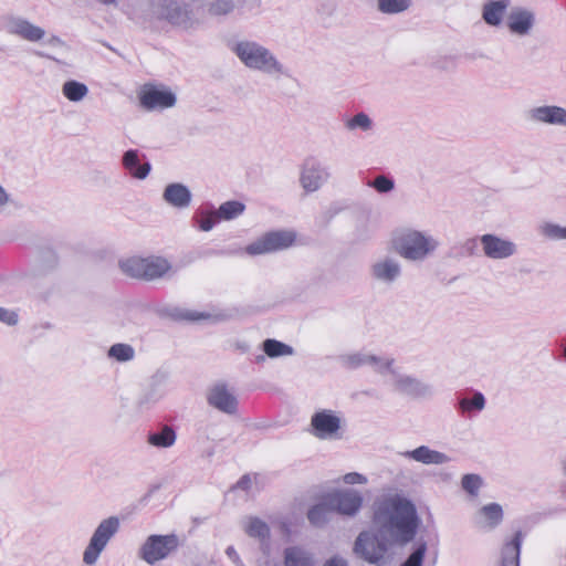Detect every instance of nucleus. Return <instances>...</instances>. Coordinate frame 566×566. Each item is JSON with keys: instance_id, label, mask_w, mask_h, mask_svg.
Instances as JSON below:
<instances>
[{"instance_id": "f257e3e1", "label": "nucleus", "mask_w": 566, "mask_h": 566, "mask_svg": "<svg viewBox=\"0 0 566 566\" xmlns=\"http://www.w3.org/2000/svg\"><path fill=\"white\" fill-rule=\"evenodd\" d=\"M373 523L390 542L403 546L415 538L419 518L409 500L394 495L375 503Z\"/></svg>"}, {"instance_id": "f03ea898", "label": "nucleus", "mask_w": 566, "mask_h": 566, "mask_svg": "<svg viewBox=\"0 0 566 566\" xmlns=\"http://www.w3.org/2000/svg\"><path fill=\"white\" fill-rule=\"evenodd\" d=\"M391 245L402 259L423 262L436 252L439 241L426 232L407 229L392 238Z\"/></svg>"}, {"instance_id": "7ed1b4c3", "label": "nucleus", "mask_w": 566, "mask_h": 566, "mask_svg": "<svg viewBox=\"0 0 566 566\" xmlns=\"http://www.w3.org/2000/svg\"><path fill=\"white\" fill-rule=\"evenodd\" d=\"M240 61L249 69L258 70L274 78L286 75L283 64L265 46L251 41H242L234 49Z\"/></svg>"}, {"instance_id": "20e7f679", "label": "nucleus", "mask_w": 566, "mask_h": 566, "mask_svg": "<svg viewBox=\"0 0 566 566\" xmlns=\"http://www.w3.org/2000/svg\"><path fill=\"white\" fill-rule=\"evenodd\" d=\"M120 270L135 279L153 281L163 277L171 265L161 256H132L119 262Z\"/></svg>"}, {"instance_id": "39448f33", "label": "nucleus", "mask_w": 566, "mask_h": 566, "mask_svg": "<svg viewBox=\"0 0 566 566\" xmlns=\"http://www.w3.org/2000/svg\"><path fill=\"white\" fill-rule=\"evenodd\" d=\"M395 545L384 534L375 528L374 532L359 533L354 543V553L369 564L379 565L390 546Z\"/></svg>"}, {"instance_id": "423d86ee", "label": "nucleus", "mask_w": 566, "mask_h": 566, "mask_svg": "<svg viewBox=\"0 0 566 566\" xmlns=\"http://www.w3.org/2000/svg\"><path fill=\"white\" fill-rule=\"evenodd\" d=\"M180 546L178 535L171 533L166 535H149L138 549V557L148 565L168 558Z\"/></svg>"}, {"instance_id": "0eeeda50", "label": "nucleus", "mask_w": 566, "mask_h": 566, "mask_svg": "<svg viewBox=\"0 0 566 566\" xmlns=\"http://www.w3.org/2000/svg\"><path fill=\"white\" fill-rule=\"evenodd\" d=\"M118 517L111 516L103 520L94 531L90 543L83 553V562L86 565H94L97 562L101 553L106 547L107 543L118 532Z\"/></svg>"}, {"instance_id": "6e6552de", "label": "nucleus", "mask_w": 566, "mask_h": 566, "mask_svg": "<svg viewBox=\"0 0 566 566\" xmlns=\"http://www.w3.org/2000/svg\"><path fill=\"white\" fill-rule=\"evenodd\" d=\"M296 234L290 230L270 231L245 248L249 255H261L285 250L293 245Z\"/></svg>"}, {"instance_id": "1a4fd4ad", "label": "nucleus", "mask_w": 566, "mask_h": 566, "mask_svg": "<svg viewBox=\"0 0 566 566\" xmlns=\"http://www.w3.org/2000/svg\"><path fill=\"white\" fill-rule=\"evenodd\" d=\"M3 30L13 36L28 42H39L44 39L45 30L33 24L28 19L17 14H6L1 19Z\"/></svg>"}, {"instance_id": "9d476101", "label": "nucleus", "mask_w": 566, "mask_h": 566, "mask_svg": "<svg viewBox=\"0 0 566 566\" xmlns=\"http://www.w3.org/2000/svg\"><path fill=\"white\" fill-rule=\"evenodd\" d=\"M483 254L491 260L510 259L517 253V245L510 239L486 233L480 237Z\"/></svg>"}, {"instance_id": "9b49d317", "label": "nucleus", "mask_w": 566, "mask_h": 566, "mask_svg": "<svg viewBox=\"0 0 566 566\" xmlns=\"http://www.w3.org/2000/svg\"><path fill=\"white\" fill-rule=\"evenodd\" d=\"M139 102L146 111L164 109L175 106L176 96L168 88L145 85L139 93Z\"/></svg>"}, {"instance_id": "f8f14e48", "label": "nucleus", "mask_w": 566, "mask_h": 566, "mask_svg": "<svg viewBox=\"0 0 566 566\" xmlns=\"http://www.w3.org/2000/svg\"><path fill=\"white\" fill-rule=\"evenodd\" d=\"M333 512L354 516L361 507L363 497L356 490H344L328 494Z\"/></svg>"}, {"instance_id": "ddd939ff", "label": "nucleus", "mask_w": 566, "mask_h": 566, "mask_svg": "<svg viewBox=\"0 0 566 566\" xmlns=\"http://www.w3.org/2000/svg\"><path fill=\"white\" fill-rule=\"evenodd\" d=\"M208 403L228 415H233L238 409V399L223 382L213 385L207 396Z\"/></svg>"}, {"instance_id": "4468645a", "label": "nucleus", "mask_w": 566, "mask_h": 566, "mask_svg": "<svg viewBox=\"0 0 566 566\" xmlns=\"http://www.w3.org/2000/svg\"><path fill=\"white\" fill-rule=\"evenodd\" d=\"M370 273L376 281L390 285L401 275V265L396 259L385 256L371 265Z\"/></svg>"}, {"instance_id": "2eb2a0df", "label": "nucleus", "mask_w": 566, "mask_h": 566, "mask_svg": "<svg viewBox=\"0 0 566 566\" xmlns=\"http://www.w3.org/2000/svg\"><path fill=\"white\" fill-rule=\"evenodd\" d=\"M527 117L534 123L566 126V109L555 105L531 108Z\"/></svg>"}, {"instance_id": "dca6fc26", "label": "nucleus", "mask_w": 566, "mask_h": 566, "mask_svg": "<svg viewBox=\"0 0 566 566\" xmlns=\"http://www.w3.org/2000/svg\"><path fill=\"white\" fill-rule=\"evenodd\" d=\"M391 384L396 391L410 397H426L431 395V387L400 371L392 378Z\"/></svg>"}, {"instance_id": "f3484780", "label": "nucleus", "mask_w": 566, "mask_h": 566, "mask_svg": "<svg viewBox=\"0 0 566 566\" xmlns=\"http://www.w3.org/2000/svg\"><path fill=\"white\" fill-rule=\"evenodd\" d=\"M159 15L176 25L188 27L191 21L188 6L176 0H161Z\"/></svg>"}, {"instance_id": "a211bd4d", "label": "nucleus", "mask_w": 566, "mask_h": 566, "mask_svg": "<svg viewBox=\"0 0 566 566\" xmlns=\"http://www.w3.org/2000/svg\"><path fill=\"white\" fill-rule=\"evenodd\" d=\"M328 177V171L319 164L306 163L302 169L300 182L305 191L313 192L318 190Z\"/></svg>"}, {"instance_id": "6ab92c4d", "label": "nucleus", "mask_w": 566, "mask_h": 566, "mask_svg": "<svg viewBox=\"0 0 566 566\" xmlns=\"http://www.w3.org/2000/svg\"><path fill=\"white\" fill-rule=\"evenodd\" d=\"M534 24V12L524 8L513 9L507 17V27L510 31L516 35H528Z\"/></svg>"}, {"instance_id": "aec40b11", "label": "nucleus", "mask_w": 566, "mask_h": 566, "mask_svg": "<svg viewBox=\"0 0 566 566\" xmlns=\"http://www.w3.org/2000/svg\"><path fill=\"white\" fill-rule=\"evenodd\" d=\"M311 426L317 438L325 439L336 433L340 427L339 418L328 410H322L313 415Z\"/></svg>"}, {"instance_id": "412c9836", "label": "nucleus", "mask_w": 566, "mask_h": 566, "mask_svg": "<svg viewBox=\"0 0 566 566\" xmlns=\"http://www.w3.org/2000/svg\"><path fill=\"white\" fill-rule=\"evenodd\" d=\"M401 455L427 465L444 464L450 461V458L446 453L432 450L427 446H420L413 450L405 451Z\"/></svg>"}, {"instance_id": "4be33fe9", "label": "nucleus", "mask_w": 566, "mask_h": 566, "mask_svg": "<svg viewBox=\"0 0 566 566\" xmlns=\"http://www.w3.org/2000/svg\"><path fill=\"white\" fill-rule=\"evenodd\" d=\"M164 200L175 208H187L191 201L190 190L182 184L168 185L163 193Z\"/></svg>"}, {"instance_id": "5701e85b", "label": "nucleus", "mask_w": 566, "mask_h": 566, "mask_svg": "<svg viewBox=\"0 0 566 566\" xmlns=\"http://www.w3.org/2000/svg\"><path fill=\"white\" fill-rule=\"evenodd\" d=\"M522 539L523 534L518 531L515 533L512 541L504 544L501 552L502 566H520Z\"/></svg>"}, {"instance_id": "b1692460", "label": "nucleus", "mask_w": 566, "mask_h": 566, "mask_svg": "<svg viewBox=\"0 0 566 566\" xmlns=\"http://www.w3.org/2000/svg\"><path fill=\"white\" fill-rule=\"evenodd\" d=\"M367 358V366H370L376 373L389 377L390 380L399 371L396 360L389 356H364Z\"/></svg>"}, {"instance_id": "393cba45", "label": "nucleus", "mask_w": 566, "mask_h": 566, "mask_svg": "<svg viewBox=\"0 0 566 566\" xmlns=\"http://www.w3.org/2000/svg\"><path fill=\"white\" fill-rule=\"evenodd\" d=\"M313 555L300 546L284 549V566H314Z\"/></svg>"}, {"instance_id": "a878e982", "label": "nucleus", "mask_w": 566, "mask_h": 566, "mask_svg": "<svg viewBox=\"0 0 566 566\" xmlns=\"http://www.w3.org/2000/svg\"><path fill=\"white\" fill-rule=\"evenodd\" d=\"M123 165L137 179H145L150 171L148 163L139 165L138 151L134 149L124 153Z\"/></svg>"}, {"instance_id": "bb28decb", "label": "nucleus", "mask_w": 566, "mask_h": 566, "mask_svg": "<svg viewBox=\"0 0 566 566\" xmlns=\"http://www.w3.org/2000/svg\"><path fill=\"white\" fill-rule=\"evenodd\" d=\"M243 528L250 537L259 539L261 544H265L270 539V527L259 517H249Z\"/></svg>"}, {"instance_id": "cd10ccee", "label": "nucleus", "mask_w": 566, "mask_h": 566, "mask_svg": "<svg viewBox=\"0 0 566 566\" xmlns=\"http://www.w3.org/2000/svg\"><path fill=\"white\" fill-rule=\"evenodd\" d=\"M333 513L334 512L332 506L329 505V499L327 495L321 503L314 505L308 510L307 518L311 522V524L315 526H322L329 520V516Z\"/></svg>"}, {"instance_id": "c85d7f7f", "label": "nucleus", "mask_w": 566, "mask_h": 566, "mask_svg": "<svg viewBox=\"0 0 566 566\" xmlns=\"http://www.w3.org/2000/svg\"><path fill=\"white\" fill-rule=\"evenodd\" d=\"M509 3L505 0L491 1L484 4L483 19L490 25H499Z\"/></svg>"}, {"instance_id": "c756f323", "label": "nucleus", "mask_w": 566, "mask_h": 566, "mask_svg": "<svg viewBox=\"0 0 566 566\" xmlns=\"http://www.w3.org/2000/svg\"><path fill=\"white\" fill-rule=\"evenodd\" d=\"M62 94L67 101L78 103L87 96L88 87L76 80H67L62 85Z\"/></svg>"}, {"instance_id": "7c9ffc66", "label": "nucleus", "mask_w": 566, "mask_h": 566, "mask_svg": "<svg viewBox=\"0 0 566 566\" xmlns=\"http://www.w3.org/2000/svg\"><path fill=\"white\" fill-rule=\"evenodd\" d=\"M176 441V433L169 426H164L159 431L148 436V442L158 448L171 447Z\"/></svg>"}, {"instance_id": "2f4dec72", "label": "nucleus", "mask_w": 566, "mask_h": 566, "mask_svg": "<svg viewBox=\"0 0 566 566\" xmlns=\"http://www.w3.org/2000/svg\"><path fill=\"white\" fill-rule=\"evenodd\" d=\"M479 514L485 520L489 528L496 527L503 520V510L497 503H490L482 506Z\"/></svg>"}, {"instance_id": "473e14b6", "label": "nucleus", "mask_w": 566, "mask_h": 566, "mask_svg": "<svg viewBox=\"0 0 566 566\" xmlns=\"http://www.w3.org/2000/svg\"><path fill=\"white\" fill-rule=\"evenodd\" d=\"M244 203L235 200L223 202L218 210L216 216L221 220H232L238 218L244 212Z\"/></svg>"}, {"instance_id": "72a5a7b5", "label": "nucleus", "mask_w": 566, "mask_h": 566, "mask_svg": "<svg viewBox=\"0 0 566 566\" xmlns=\"http://www.w3.org/2000/svg\"><path fill=\"white\" fill-rule=\"evenodd\" d=\"M458 407L462 413L471 411H481L485 407V398L480 391H474L473 396L459 399Z\"/></svg>"}, {"instance_id": "f704fd0d", "label": "nucleus", "mask_w": 566, "mask_h": 566, "mask_svg": "<svg viewBox=\"0 0 566 566\" xmlns=\"http://www.w3.org/2000/svg\"><path fill=\"white\" fill-rule=\"evenodd\" d=\"M167 315L175 321H188V322H197L208 317L205 313H199L192 310L181 308V307H171L167 310Z\"/></svg>"}, {"instance_id": "c9c22d12", "label": "nucleus", "mask_w": 566, "mask_h": 566, "mask_svg": "<svg viewBox=\"0 0 566 566\" xmlns=\"http://www.w3.org/2000/svg\"><path fill=\"white\" fill-rule=\"evenodd\" d=\"M411 0H378V10L382 13L395 14L407 10Z\"/></svg>"}, {"instance_id": "e433bc0d", "label": "nucleus", "mask_w": 566, "mask_h": 566, "mask_svg": "<svg viewBox=\"0 0 566 566\" xmlns=\"http://www.w3.org/2000/svg\"><path fill=\"white\" fill-rule=\"evenodd\" d=\"M427 549V543L421 541L401 566H422Z\"/></svg>"}, {"instance_id": "4c0bfd02", "label": "nucleus", "mask_w": 566, "mask_h": 566, "mask_svg": "<svg viewBox=\"0 0 566 566\" xmlns=\"http://www.w3.org/2000/svg\"><path fill=\"white\" fill-rule=\"evenodd\" d=\"M264 354H293L294 349L276 339H266L262 344Z\"/></svg>"}, {"instance_id": "58836bf2", "label": "nucleus", "mask_w": 566, "mask_h": 566, "mask_svg": "<svg viewBox=\"0 0 566 566\" xmlns=\"http://www.w3.org/2000/svg\"><path fill=\"white\" fill-rule=\"evenodd\" d=\"M234 8L232 0H214L209 4V13L214 17L229 14Z\"/></svg>"}, {"instance_id": "ea45409f", "label": "nucleus", "mask_w": 566, "mask_h": 566, "mask_svg": "<svg viewBox=\"0 0 566 566\" xmlns=\"http://www.w3.org/2000/svg\"><path fill=\"white\" fill-rule=\"evenodd\" d=\"M367 186L374 188L379 193H387L395 188V182L392 179L384 175H379L375 179L368 181Z\"/></svg>"}, {"instance_id": "a19ab883", "label": "nucleus", "mask_w": 566, "mask_h": 566, "mask_svg": "<svg viewBox=\"0 0 566 566\" xmlns=\"http://www.w3.org/2000/svg\"><path fill=\"white\" fill-rule=\"evenodd\" d=\"M461 485L469 494L476 495L482 485V479L478 474H465L462 478Z\"/></svg>"}, {"instance_id": "79ce46f5", "label": "nucleus", "mask_w": 566, "mask_h": 566, "mask_svg": "<svg viewBox=\"0 0 566 566\" xmlns=\"http://www.w3.org/2000/svg\"><path fill=\"white\" fill-rule=\"evenodd\" d=\"M346 127L350 130L356 128L369 130L371 128V119L367 114L358 113L346 122Z\"/></svg>"}, {"instance_id": "37998d69", "label": "nucleus", "mask_w": 566, "mask_h": 566, "mask_svg": "<svg viewBox=\"0 0 566 566\" xmlns=\"http://www.w3.org/2000/svg\"><path fill=\"white\" fill-rule=\"evenodd\" d=\"M541 232L545 237L553 240L566 239V228L554 223H544L541 227Z\"/></svg>"}, {"instance_id": "c03bdc74", "label": "nucleus", "mask_w": 566, "mask_h": 566, "mask_svg": "<svg viewBox=\"0 0 566 566\" xmlns=\"http://www.w3.org/2000/svg\"><path fill=\"white\" fill-rule=\"evenodd\" d=\"M340 365L349 370L357 369L361 366H367V358L364 356H339Z\"/></svg>"}, {"instance_id": "a18cd8bd", "label": "nucleus", "mask_w": 566, "mask_h": 566, "mask_svg": "<svg viewBox=\"0 0 566 566\" xmlns=\"http://www.w3.org/2000/svg\"><path fill=\"white\" fill-rule=\"evenodd\" d=\"M48 45L56 50V52L61 55L70 51V46L62 39L55 35H52L48 40Z\"/></svg>"}, {"instance_id": "49530a36", "label": "nucleus", "mask_w": 566, "mask_h": 566, "mask_svg": "<svg viewBox=\"0 0 566 566\" xmlns=\"http://www.w3.org/2000/svg\"><path fill=\"white\" fill-rule=\"evenodd\" d=\"M0 322L7 325H15L18 323V314L14 311L0 307Z\"/></svg>"}, {"instance_id": "de8ad7c7", "label": "nucleus", "mask_w": 566, "mask_h": 566, "mask_svg": "<svg viewBox=\"0 0 566 566\" xmlns=\"http://www.w3.org/2000/svg\"><path fill=\"white\" fill-rule=\"evenodd\" d=\"M217 220L220 219L216 216V211H213L200 219L199 227L202 231H210L216 224Z\"/></svg>"}, {"instance_id": "09e8293b", "label": "nucleus", "mask_w": 566, "mask_h": 566, "mask_svg": "<svg viewBox=\"0 0 566 566\" xmlns=\"http://www.w3.org/2000/svg\"><path fill=\"white\" fill-rule=\"evenodd\" d=\"M344 482L347 484H363L367 482V479L360 473L352 472L344 475Z\"/></svg>"}, {"instance_id": "8fccbe9b", "label": "nucleus", "mask_w": 566, "mask_h": 566, "mask_svg": "<svg viewBox=\"0 0 566 566\" xmlns=\"http://www.w3.org/2000/svg\"><path fill=\"white\" fill-rule=\"evenodd\" d=\"M135 349L128 344H115L113 345L107 354H134Z\"/></svg>"}, {"instance_id": "3c124183", "label": "nucleus", "mask_w": 566, "mask_h": 566, "mask_svg": "<svg viewBox=\"0 0 566 566\" xmlns=\"http://www.w3.org/2000/svg\"><path fill=\"white\" fill-rule=\"evenodd\" d=\"M251 486V478L248 474H244L240 478V480L237 482L235 488L240 490H249Z\"/></svg>"}, {"instance_id": "603ef678", "label": "nucleus", "mask_w": 566, "mask_h": 566, "mask_svg": "<svg viewBox=\"0 0 566 566\" xmlns=\"http://www.w3.org/2000/svg\"><path fill=\"white\" fill-rule=\"evenodd\" d=\"M323 566H348V564L343 557L334 556L326 560Z\"/></svg>"}, {"instance_id": "864d4df0", "label": "nucleus", "mask_w": 566, "mask_h": 566, "mask_svg": "<svg viewBox=\"0 0 566 566\" xmlns=\"http://www.w3.org/2000/svg\"><path fill=\"white\" fill-rule=\"evenodd\" d=\"M226 555L233 562V563H239L240 562V556L239 554L237 553L235 548L233 546H228L227 549H226Z\"/></svg>"}, {"instance_id": "5fc2aeb1", "label": "nucleus", "mask_w": 566, "mask_h": 566, "mask_svg": "<svg viewBox=\"0 0 566 566\" xmlns=\"http://www.w3.org/2000/svg\"><path fill=\"white\" fill-rule=\"evenodd\" d=\"M464 248L470 254H473L474 249L476 248V240L475 239H469L464 243Z\"/></svg>"}, {"instance_id": "6e6d98bb", "label": "nucleus", "mask_w": 566, "mask_h": 566, "mask_svg": "<svg viewBox=\"0 0 566 566\" xmlns=\"http://www.w3.org/2000/svg\"><path fill=\"white\" fill-rule=\"evenodd\" d=\"M233 349L234 350L249 352V350H251V346L248 343H245V342H241V343H237L235 347Z\"/></svg>"}, {"instance_id": "4d7b16f0", "label": "nucleus", "mask_w": 566, "mask_h": 566, "mask_svg": "<svg viewBox=\"0 0 566 566\" xmlns=\"http://www.w3.org/2000/svg\"><path fill=\"white\" fill-rule=\"evenodd\" d=\"M36 54L40 56V57H45V59H50V60H53L57 63H63L60 59L55 57V56H52L48 53H44V52H36Z\"/></svg>"}, {"instance_id": "13d9d810", "label": "nucleus", "mask_w": 566, "mask_h": 566, "mask_svg": "<svg viewBox=\"0 0 566 566\" xmlns=\"http://www.w3.org/2000/svg\"><path fill=\"white\" fill-rule=\"evenodd\" d=\"M8 201V195L6 193L4 189L0 186V206L6 205Z\"/></svg>"}, {"instance_id": "bf43d9fd", "label": "nucleus", "mask_w": 566, "mask_h": 566, "mask_svg": "<svg viewBox=\"0 0 566 566\" xmlns=\"http://www.w3.org/2000/svg\"><path fill=\"white\" fill-rule=\"evenodd\" d=\"M95 2L103 4V6H115L117 3V0H94Z\"/></svg>"}, {"instance_id": "052dcab7", "label": "nucleus", "mask_w": 566, "mask_h": 566, "mask_svg": "<svg viewBox=\"0 0 566 566\" xmlns=\"http://www.w3.org/2000/svg\"><path fill=\"white\" fill-rule=\"evenodd\" d=\"M118 361H127L129 360L130 358H133V356H114Z\"/></svg>"}, {"instance_id": "680f3d73", "label": "nucleus", "mask_w": 566, "mask_h": 566, "mask_svg": "<svg viewBox=\"0 0 566 566\" xmlns=\"http://www.w3.org/2000/svg\"><path fill=\"white\" fill-rule=\"evenodd\" d=\"M265 357H266V356H264V355L256 356V358H258V359H256V364H261V363H263V361L265 360Z\"/></svg>"}, {"instance_id": "e2e57ef3", "label": "nucleus", "mask_w": 566, "mask_h": 566, "mask_svg": "<svg viewBox=\"0 0 566 566\" xmlns=\"http://www.w3.org/2000/svg\"><path fill=\"white\" fill-rule=\"evenodd\" d=\"M234 564H235V566H244V564L242 563V560H241V559H240V562H239V563H234Z\"/></svg>"}]
</instances>
